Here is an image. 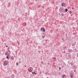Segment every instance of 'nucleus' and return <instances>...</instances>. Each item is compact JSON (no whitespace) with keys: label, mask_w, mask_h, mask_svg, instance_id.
Instances as JSON below:
<instances>
[{"label":"nucleus","mask_w":78,"mask_h":78,"mask_svg":"<svg viewBox=\"0 0 78 78\" xmlns=\"http://www.w3.org/2000/svg\"><path fill=\"white\" fill-rule=\"evenodd\" d=\"M53 59H54V60H56V58L55 57H53Z\"/></svg>","instance_id":"9b49d317"},{"label":"nucleus","mask_w":78,"mask_h":78,"mask_svg":"<svg viewBox=\"0 0 78 78\" xmlns=\"http://www.w3.org/2000/svg\"><path fill=\"white\" fill-rule=\"evenodd\" d=\"M10 51L9 50V51Z\"/></svg>","instance_id":"cd10ccee"},{"label":"nucleus","mask_w":78,"mask_h":78,"mask_svg":"<svg viewBox=\"0 0 78 78\" xmlns=\"http://www.w3.org/2000/svg\"><path fill=\"white\" fill-rule=\"evenodd\" d=\"M3 65L5 66H7V65H8V63H7V62H6V61H5L4 62H3Z\"/></svg>","instance_id":"20e7f679"},{"label":"nucleus","mask_w":78,"mask_h":78,"mask_svg":"<svg viewBox=\"0 0 78 78\" xmlns=\"http://www.w3.org/2000/svg\"><path fill=\"white\" fill-rule=\"evenodd\" d=\"M32 74H33V73L32 72Z\"/></svg>","instance_id":"7c9ffc66"},{"label":"nucleus","mask_w":78,"mask_h":78,"mask_svg":"<svg viewBox=\"0 0 78 78\" xmlns=\"http://www.w3.org/2000/svg\"><path fill=\"white\" fill-rule=\"evenodd\" d=\"M48 65H49V63H48Z\"/></svg>","instance_id":"2f4dec72"},{"label":"nucleus","mask_w":78,"mask_h":78,"mask_svg":"<svg viewBox=\"0 0 78 78\" xmlns=\"http://www.w3.org/2000/svg\"><path fill=\"white\" fill-rule=\"evenodd\" d=\"M34 73L36 74V73H35V72H34Z\"/></svg>","instance_id":"aec40b11"},{"label":"nucleus","mask_w":78,"mask_h":78,"mask_svg":"<svg viewBox=\"0 0 78 78\" xmlns=\"http://www.w3.org/2000/svg\"><path fill=\"white\" fill-rule=\"evenodd\" d=\"M74 72H76V70H74Z\"/></svg>","instance_id":"bb28decb"},{"label":"nucleus","mask_w":78,"mask_h":78,"mask_svg":"<svg viewBox=\"0 0 78 78\" xmlns=\"http://www.w3.org/2000/svg\"><path fill=\"white\" fill-rule=\"evenodd\" d=\"M69 13H70V14H71L72 13V12L70 11L69 12Z\"/></svg>","instance_id":"dca6fc26"},{"label":"nucleus","mask_w":78,"mask_h":78,"mask_svg":"<svg viewBox=\"0 0 78 78\" xmlns=\"http://www.w3.org/2000/svg\"><path fill=\"white\" fill-rule=\"evenodd\" d=\"M15 77V76L14 75V74H12L11 76V78H14Z\"/></svg>","instance_id":"0eeeda50"},{"label":"nucleus","mask_w":78,"mask_h":78,"mask_svg":"<svg viewBox=\"0 0 78 78\" xmlns=\"http://www.w3.org/2000/svg\"><path fill=\"white\" fill-rule=\"evenodd\" d=\"M64 76H65V75H63L62 76V77L63 78H64Z\"/></svg>","instance_id":"ddd939ff"},{"label":"nucleus","mask_w":78,"mask_h":78,"mask_svg":"<svg viewBox=\"0 0 78 78\" xmlns=\"http://www.w3.org/2000/svg\"><path fill=\"white\" fill-rule=\"evenodd\" d=\"M77 57H78V53H77Z\"/></svg>","instance_id":"a211bd4d"},{"label":"nucleus","mask_w":78,"mask_h":78,"mask_svg":"<svg viewBox=\"0 0 78 78\" xmlns=\"http://www.w3.org/2000/svg\"><path fill=\"white\" fill-rule=\"evenodd\" d=\"M16 65H18V63H16Z\"/></svg>","instance_id":"b1692460"},{"label":"nucleus","mask_w":78,"mask_h":78,"mask_svg":"<svg viewBox=\"0 0 78 78\" xmlns=\"http://www.w3.org/2000/svg\"><path fill=\"white\" fill-rule=\"evenodd\" d=\"M59 70H61V67H59Z\"/></svg>","instance_id":"6ab92c4d"},{"label":"nucleus","mask_w":78,"mask_h":78,"mask_svg":"<svg viewBox=\"0 0 78 78\" xmlns=\"http://www.w3.org/2000/svg\"><path fill=\"white\" fill-rule=\"evenodd\" d=\"M70 74L71 78H73V74L72 73H71Z\"/></svg>","instance_id":"423d86ee"},{"label":"nucleus","mask_w":78,"mask_h":78,"mask_svg":"<svg viewBox=\"0 0 78 78\" xmlns=\"http://www.w3.org/2000/svg\"><path fill=\"white\" fill-rule=\"evenodd\" d=\"M45 35H44V36H42V38H44Z\"/></svg>","instance_id":"f8f14e48"},{"label":"nucleus","mask_w":78,"mask_h":78,"mask_svg":"<svg viewBox=\"0 0 78 78\" xmlns=\"http://www.w3.org/2000/svg\"><path fill=\"white\" fill-rule=\"evenodd\" d=\"M72 51H73L72 49H68V53H72Z\"/></svg>","instance_id":"7ed1b4c3"},{"label":"nucleus","mask_w":78,"mask_h":78,"mask_svg":"<svg viewBox=\"0 0 78 78\" xmlns=\"http://www.w3.org/2000/svg\"><path fill=\"white\" fill-rule=\"evenodd\" d=\"M8 55V54L7 53H5V55Z\"/></svg>","instance_id":"f3484780"},{"label":"nucleus","mask_w":78,"mask_h":78,"mask_svg":"<svg viewBox=\"0 0 78 78\" xmlns=\"http://www.w3.org/2000/svg\"><path fill=\"white\" fill-rule=\"evenodd\" d=\"M61 15L62 16H64V14L62 13L61 14Z\"/></svg>","instance_id":"2eb2a0df"},{"label":"nucleus","mask_w":78,"mask_h":78,"mask_svg":"<svg viewBox=\"0 0 78 78\" xmlns=\"http://www.w3.org/2000/svg\"><path fill=\"white\" fill-rule=\"evenodd\" d=\"M72 46H73V44H72Z\"/></svg>","instance_id":"c85d7f7f"},{"label":"nucleus","mask_w":78,"mask_h":78,"mask_svg":"<svg viewBox=\"0 0 78 78\" xmlns=\"http://www.w3.org/2000/svg\"><path fill=\"white\" fill-rule=\"evenodd\" d=\"M67 11H68V9H66L65 12H67Z\"/></svg>","instance_id":"1a4fd4ad"},{"label":"nucleus","mask_w":78,"mask_h":78,"mask_svg":"<svg viewBox=\"0 0 78 78\" xmlns=\"http://www.w3.org/2000/svg\"><path fill=\"white\" fill-rule=\"evenodd\" d=\"M62 6H66V3L64 2L62 3Z\"/></svg>","instance_id":"39448f33"},{"label":"nucleus","mask_w":78,"mask_h":78,"mask_svg":"<svg viewBox=\"0 0 78 78\" xmlns=\"http://www.w3.org/2000/svg\"><path fill=\"white\" fill-rule=\"evenodd\" d=\"M72 9H74V8L73 7L72 8Z\"/></svg>","instance_id":"412c9836"},{"label":"nucleus","mask_w":78,"mask_h":78,"mask_svg":"<svg viewBox=\"0 0 78 78\" xmlns=\"http://www.w3.org/2000/svg\"><path fill=\"white\" fill-rule=\"evenodd\" d=\"M43 29V28H42V27H41V30L42 31V30Z\"/></svg>","instance_id":"4468645a"},{"label":"nucleus","mask_w":78,"mask_h":78,"mask_svg":"<svg viewBox=\"0 0 78 78\" xmlns=\"http://www.w3.org/2000/svg\"><path fill=\"white\" fill-rule=\"evenodd\" d=\"M59 12L61 13L62 12H64V9L63 8H60L59 10Z\"/></svg>","instance_id":"f257e3e1"},{"label":"nucleus","mask_w":78,"mask_h":78,"mask_svg":"<svg viewBox=\"0 0 78 78\" xmlns=\"http://www.w3.org/2000/svg\"><path fill=\"white\" fill-rule=\"evenodd\" d=\"M9 55L8 54V55H7V57H6L7 59H9V56H8Z\"/></svg>","instance_id":"6e6552de"},{"label":"nucleus","mask_w":78,"mask_h":78,"mask_svg":"<svg viewBox=\"0 0 78 78\" xmlns=\"http://www.w3.org/2000/svg\"><path fill=\"white\" fill-rule=\"evenodd\" d=\"M38 52H40V51H38Z\"/></svg>","instance_id":"a878e982"},{"label":"nucleus","mask_w":78,"mask_h":78,"mask_svg":"<svg viewBox=\"0 0 78 78\" xmlns=\"http://www.w3.org/2000/svg\"><path fill=\"white\" fill-rule=\"evenodd\" d=\"M43 32H45V28H43Z\"/></svg>","instance_id":"9d476101"},{"label":"nucleus","mask_w":78,"mask_h":78,"mask_svg":"<svg viewBox=\"0 0 78 78\" xmlns=\"http://www.w3.org/2000/svg\"><path fill=\"white\" fill-rule=\"evenodd\" d=\"M19 62H20V63H21V61H19Z\"/></svg>","instance_id":"4be33fe9"},{"label":"nucleus","mask_w":78,"mask_h":78,"mask_svg":"<svg viewBox=\"0 0 78 78\" xmlns=\"http://www.w3.org/2000/svg\"><path fill=\"white\" fill-rule=\"evenodd\" d=\"M59 15H60V13H59Z\"/></svg>","instance_id":"c756f323"},{"label":"nucleus","mask_w":78,"mask_h":78,"mask_svg":"<svg viewBox=\"0 0 78 78\" xmlns=\"http://www.w3.org/2000/svg\"><path fill=\"white\" fill-rule=\"evenodd\" d=\"M24 67H27V66H24Z\"/></svg>","instance_id":"5701e85b"},{"label":"nucleus","mask_w":78,"mask_h":78,"mask_svg":"<svg viewBox=\"0 0 78 78\" xmlns=\"http://www.w3.org/2000/svg\"><path fill=\"white\" fill-rule=\"evenodd\" d=\"M6 47H8V45L6 46Z\"/></svg>","instance_id":"393cba45"},{"label":"nucleus","mask_w":78,"mask_h":78,"mask_svg":"<svg viewBox=\"0 0 78 78\" xmlns=\"http://www.w3.org/2000/svg\"><path fill=\"white\" fill-rule=\"evenodd\" d=\"M28 71L30 72H32L33 71V68L31 67H30V68L28 69Z\"/></svg>","instance_id":"f03ea898"}]
</instances>
